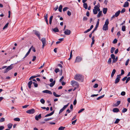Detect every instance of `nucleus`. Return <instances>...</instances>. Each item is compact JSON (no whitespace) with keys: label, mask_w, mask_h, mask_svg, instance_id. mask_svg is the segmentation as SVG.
Returning <instances> with one entry per match:
<instances>
[{"label":"nucleus","mask_w":130,"mask_h":130,"mask_svg":"<svg viewBox=\"0 0 130 130\" xmlns=\"http://www.w3.org/2000/svg\"><path fill=\"white\" fill-rule=\"evenodd\" d=\"M120 10H119L117 12H116L115 14V17H118L119 15V14L120 13Z\"/></svg>","instance_id":"obj_15"},{"label":"nucleus","mask_w":130,"mask_h":130,"mask_svg":"<svg viewBox=\"0 0 130 130\" xmlns=\"http://www.w3.org/2000/svg\"><path fill=\"white\" fill-rule=\"evenodd\" d=\"M116 72V70L115 69H114L113 70V71H112V72L111 73V76L112 77L113 76L114 74Z\"/></svg>","instance_id":"obj_19"},{"label":"nucleus","mask_w":130,"mask_h":130,"mask_svg":"<svg viewBox=\"0 0 130 130\" xmlns=\"http://www.w3.org/2000/svg\"><path fill=\"white\" fill-rule=\"evenodd\" d=\"M9 23H8L7 24H6L5 25V26H4L3 28V29H6V28H7L8 25Z\"/></svg>","instance_id":"obj_31"},{"label":"nucleus","mask_w":130,"mask_h":130,"mask_svg":"<svg viewBox=\"0 0 130 130\" xmlns=\"http://www.w3.org/2000/svg\"><path fill=\"white\" fill-rule=\"evenodd\" d=\"M68 9V7H65L63 9V11H65Z\"/></svg>","instance_id":"obj_55"},{"label":"nucleus","mask_w":130,"mask_h":130,"mask_svg":"<svg viewBox=\"0 0 130 130\" xmlns=\"http://www.w3.org/2000/svg\"><path fill=\"white\" fill-rule=\"evenodd\" d=\"M69 103H68L67 104L64 105L63 107L60 110L59 112V114L61 113L69 105Z\"/></svg>","instance_id":"obj_7"},{"label":"nucleus","mask_w":130,"mask_h":130,"mask_svg":"<svg viewBox=\"0 0 130 130\" xmlns=\"http://www.w3.org/2000/svg\"><path fill=\"white\" fill-rule=\"evenodd\" d=\"M111 58L113 59L115 58L116 56L114 54H111Z\"/></svg>","instance_id":"obj_40"},{"label":"nucleus","mask_w":130,"mask_h":130,"mask_svg":"<svg viewBox=\"0 0 130 130\" xmlns=\"http://www.w3.org/2000/svg\"><path fill=\"white\" fill-rule=\"evenodd\" d=\"M104 96V94L103 95L101 96H99L97 98V100H99L102 98H103Z\"/></svg>","instance_id":"obj_33"},{"label":"nucleus","mask_w":130,"mask_h":130,"mask_svg":"<svg viewBox=\"0 0 130 130\" xmlns=\"http://www.w3.org/2000/svg\"><path fill=\"white\" fill-rule=\"evenodd\" d=\"M117 41V40L116 39H115L113 41V43L114 44L116 43Z\"/></svg>","instance_id":"obj_52"},{"label":"nucleus","mask_w":130,"mask_h":130,"mask_svg":"<svg viewBox=\"0 0 130 130\" xmlns=\"http://www.w3.org/2000/svg\"><path fill=\"white\" fill-rule=\"evenodd\" d=\"M55 81L54 80L50 84V87H53L55 84Z\"/></svg>","instance_id":"obj_17"},{"label":"nucleus","mask_w":130,"mask_h":130,"mask_svg":"<svg viewBox=\"0 0 130 130\" xmlns=\"http://www.w3.org/2000/svg\"><path fill=\"white\" fill-rule=\"evenodd\" d=\"M107 8H104L103 10V13L104 14H106L107 13Z\"/></svg>","instance_id":"obj_16"},{"label":"nucleus","mask_w":130,"mask_h":130,"mask_svg":"<svg viewBox=\"0 0 130 130\" xmlns=\"http://www.w3.org/2000/svg\"><path fill=\"white\" fill-rule=\"evenodd\" d=\"M58 5H57L55 8H54V9L55 11H56L58 9Z\"/></svg>","instance_id":"obj_62"},{"label":"nucleus","mask_w":130,"mask_h":130,"mask_svg":"<svg viewBox=\"0 0 130 130\" xmlns=\"http://www.w3.org/2000/svg\"><path fill=\"white\" fill-rule=\"evenodd\" d=\"M111 58H109L108 61V64H110L111 63Z\"/></svg>","instance_id":"obj_46"},{"label":"nucleus","mask_w":130,"mask_h":130,"mask_svg":"<svg viewBox=\"0 0 130 130\" xmlns=\"http://www.w3.org/2000/svg\"><path fill=\"white\" fill-rule=\"evenodd\" d=\"M71 32L70 30L68 29H66L64 32L65 34L67 35H69L70 34Z\"/></svg>","instance_id":"obj_8"},{"label":"nucleus","mask_w":130,"mask_h":130,"mask_svg":"<svg viewBox=\"0 0 130 130\" xmlns=\"http://www.w3.org/2000/svg\"><path fill=\"white\" fill-rule=\"evenodd\" d=\"M115 48H114V47H112L111 48V50H110V52L111 53H112L115 50Z\"/></svg>","instance_id":"obj_32"},{"label":"nucleus","mask_w":130,"mask_h":130,"mask_svg":"<svg viewBox=\"0 0 130 130\" xmlns=\"http://www.w3.org/2000/svg\"><path fill=\"white\" fill-rule=\"evenodd\" d=\"M62 6L61 5H60L58 9L59 11V12H62Z\"/></svg>","instance_id":"obj_27"},{"label":"nucleus","mask_w":130,"mask_h":130,"mask_svg":"<svg viewBox=\"0 0 130 130\" xmlns=\"http://www.w3.org/2000/svg\"><path fill=\"white\" fill-rule=\"evenodd\" d=\"M5 121V118H2L0 120V122H2L4 121Z\"/></svg>","instance_id":"obj_42"},{"label":"nucleus","mask_w":130,"mask_h":130,"mask_svg":"<svg viewBox=\"0 0 130 130\" xmlns=\"http://www.w3.org/2000/svg\"><path fill=\"white\" fill-rule=\"evenodd\" d=\"M85 110V109L84 108H82L81 109H80V110H79L78 112V113H80L82 112L83 111H84Z\"/></svg>","instance_id":"obj_44"},{"label":"nucleus","mask_w":130,"mask_h":130,"mask_svg":"<svg viewBox=\"0 0 130 130\" xmlns=\"http://www.w3.org/2000/svg\"><path fill=\"white\" fill-rule=\"evenodd\" d=\"M28 106H29L28 105H25L24 106H22V108H26Z\"/></svg>","instance_id":"obj_59"},{"label":"nucleus","mask_w":130,"mask_h":130,"mask_svg":"<svg viewBox=\"0 0 130 130\" xmlns=\"http://www.w3.org/2000/svg\"><path fill=\"white\" fill-rule=\"evenodd\" d=\"M67 14L69 16H70L71 15V13L70 11H68L67 12Z\"/></svg>","instance_id":"obj_60"},{"label":"nucleus","mask_w":130,"mask_h":130,"mask_svg":"<svg viewBox=\"0 0 130 130\" xmlns=\"http://www.w3.org/2000/svg\"><path fill=\"white\" fill-rule=\"evenodd\" d=\"M90 30H91L89 29H87V30L86 31H84V33H86L89 32V31H90Z\"/></svg>","instance_id":"obj_61"},{"label":"nucleus","mask_w":130,"mask_h":130,"mask_svg":"<svg viewBox=\"0 0 130 130\" xmlns=\"http://www.w3.org/2000/svg\"><path fill=\"white\" fill-rule=\"evenodd\" d=\"M35 112V110L34 109L28 110L26 111V112L29 114H33Z\"/></svg>","instance_id":"obj_5"},{"label":"nucleus","mask_w":130,"mask_h":130,"mask_svg":"<svg viewBox=\"0 0 130 130\" xmlns=\"http://www.w3.org/2000/svg\"><path fill=\"white\" fill-rule=\"evenodd\" d=\"M40 76V75H39L38 76H31L29 78V80H30L31 79H32L34 78H35L36 77H37V76Z\"/></svg>","instance_id":"obj_39"},{"label":"nucleus","mask_w":130,"mask_h":130,"mask_svg":"<svg viewBox=\"0 0 130 130\" xmlns=\"http://www.w3.org/2000/svg\"><path fill=\"white\" fill-rule=\"evenodd\" d=\"M74 79L78 81L83 82L84 81V77L82 75L80 74H77L75 76Z\"/></svg>","instance_id":"obj_1"},{"label":"nucleus","mask_w":130,"mask_h":130,"mask_svg":"<svg viewBox=\"0 0 130 130\" xmlns=\"http://www.w3.org/2000/svg\"><path fill=\"white\" fill-rule=\"evenodd\" d=\"M127 79L126 80V83H127L130 80V77H128L127 78Z\"/></svg>","instance_id":"obj_47"},{"label":"nucleus","mask_w":130,"mask_h":130,"mask_svg":"<svg viewBox=\"0 0 130 130\" xmlns=\"http://www.w3.org/2000/svg\"><path fill=\"white\" fill-rule=\"evenodd\" d=\"M77 120V119L75 120L74 121L72 122V124L73 125H74L76 122V121Z\"/></svg>","instance_id":"obj_58"},{"label":"nucleus","mask_w":130,"mask_h":130,"mask_svg":"<svg viewBox=\"0 0 130 130\" xmlns=\"http://www.w3.org/2000/svg\"><path fill=\"white\" fill-rule=\"evenodd\" d=\"M71 84L75 88H78L79 86V84L77 82L74 80H72L71 82Z\"/></svg>","instance_id":"obj_3"},{"label":"nucleus","mask_w":130,"mask_h":130,"mask_svg":"<svg viewBox=\"0 0 130 130\" xmlns=\"http://www.w3.org/2000/svg\"><path fill=\"white\" fill-rule=\"evenodd\" d=\"M129 6V3L127 2H125L123 6V7H127Z\"/></svg>","instance_id":"obj_12"},{"label":"nucleus","mask_w":130,"mask_h":130,"mask_svg":"<svg viewBox=\"0 0 130 130\" xmlns=\"http://www.w3.org/2000/svg\"><path fill=\"white\" fill-rule=\"evenodd\" d=\"M32 83V81H30L28 83V87L29 88H31V85Z\"/></svg>","instance_id":"obj_18"},{"label":"nucleus","mask_w":130,"mask_h":130,"mask_svg":"<svg viewBox=\"0 0 130 130\" xmlns=\"http://www.w3.org/2000/svg\"><path fill=\"white\" fill-rule=\"evenodd\" d=\"M33 84H34V86L35 87H36L38 86V85L37 83H36L35 82H34L33 83Z\"/></svg>","instance_id":"obj_53"},{"label":"nucleus","mask_w":130,"mask_h":130,"mask_svg":"<svg viewBox=\"0 0 130 130\" xmlns=\"http://www.w3.org/2000/svg\"><path fill=\"white\" fill-rule=\"evenodd\" d=\"M100 7V4L99 3H98V4L97 5H95L94 7V9L97 10L98 8Z\"/></svg>","instance_id":"obj_21"},{"label":"nucleus","mask_w":130,"mask_h":130,"mask_svg":"<svg viewBox=\"0 0 130 130\" xmlns=\"http://www.w3.org/2000/svg\"><path fill=\"white\" fill-rule=\"evenodd\" d=\"M125 11V9L124 8H123L122 9L121 11H120V12L121 13H124Z\"/></svg>","instance_id":"obj_49"},{"label":"nucleus","mask_w":130,"mask_h":130,"mask_svg":"<svg viewBox=\"0 0 130 130\" xmlns=\"http://www.w3.org/2000/svg\"><path fill=\"white\" fill-rule=\"evenodd\" d=\"M33 31L35 32V35L37 36H38L40 35V33L39 32L36 31V30H34Z\"/></svg>","instance_id":"obj_22"},{"label":"nucleus","mask_w":130,"mask_h":130,"mask_svg":"<svg viewBox=\"0 0 130 130\" xmlns=\"http://www.w3.org/2000/svg\"><path fill=\"white\" fill-rule=\"evenodd\" d=\"M12 65H13V64H12L10 66H8L7 67V68L8 69V70L9 71L10 70H11L13 68V66Z\"/></svg>","instance_id":"obj_20"},{"label":"nucleus","mask_w":130,"mask_h":130,"mask_svg":"<svg viewBox=\"0 0 130 130\" xmlns=\"http://www.w3.org/2000/svg\"><path fill=\"white\" fill-rule=\"evenodd\" d=\"M53 94L54 96L56 97H59L60 96V95L57 94L55 92H53Z\"/></svg>","instance_id":"obj_28"},{"label":"nucleus","mask_w":130,"mask_h":130,"mask_svg":"<svg viewBox=\"0 0 130 130\" xmlns=\"http://www.w3.org/2000/svg\"><path fill=\"white\" fill-rule=\"evenodd\" d=\"M41 118V114H40L38 116H35V119L36 120L38 121L39 120V119H40Z\"/></svg>","instance_id":"obj_10"},{"label":"nucleus","mask_w":130,"mask_h":130,"mask_svg":"<svg viewBox=\"0 0 130 130\" xmlns=\"http://www.w3.org/2000/svg\"><path fill=\"white\" fill-rule=\"evenodd\" d=\"M14 121H19L20 119L19 118H15L14 119Z\"/></svg>","instance_id":"obj_38"},{"label":"nucleus","mask_w":130,"mask_h":130,"mask_svg":"<svg viewBox=\"0 0 130 130\" xmlns=\"http://www.w3.org/2000/svg\"><path fill=\"white\" fill-rule=\"evenodd\" d=\"M52 118H47V119H44V120L45 121H49L50 120H51L52 119Z\"/></svg>","instance_id":"obj_48"},{"label":"nucleus","mask_w":130,"mask_h":130,"mask_svg":"<svg viewBox=\"0 0 130 130\" xmlns=\"http://www.w3.org/2000/svg\"><path fill=\"white\" fill-rule=\"evenodd\" d=\"M109 23L108 19H107L106 20L105 22V24L103 27V30L106 31L107 30H108V25Z\"/></svg>","instance_id":"obj_2"},{"label":"nucleus","mask_w":130,"mask_h":130,"mask_svg":"<svg viewBox=\"0 0 130 130\" xmlns=\"http://www.w3.org/2000/svg\"><path fill=\"white\" fill-rule=\"evenodd\" d=\"M120 101H118L117 103H116V104L115 105V106H118L120 104Z\"/></svg>","instance_id":"obj_29"},{"label":"nucleus","mask_w":130,"mask_h":130,"mask_svg":"<svg viewBox=\"0 0 130 130\" xmlns=\"http://www.w3.org/2000/svg\"><path fill=\"white\" fill-rule=\"evenodd\" d=\"M121 73L120 74V76L123 75L124 73V71L123 70H121Z\"/></svg>","instance_id":"obj_54"},{"label":"nucleus","mask_w":130,"mask_h":130,"mask_svg":"<svg viewBox=\"0 0 130 130\" xmlns=\"http://www.w3.org/2000/svg\"><path fill=\"white\" fill-rule=\"evenodd\" d=\"M9 70H8V69L7 68L6 69L4 70V73H6Z\"/></svg>","instance_id":"obj_64"},{"label":"nucleus","mask_w":130,"mask_h":130,"mask_svg":"<svg viewBox=\"0 0 130 130\" xmlns=\"http://www.w3.org/2000/svg\"><path fill=\"white\" fill-rule=\"evenodd\" d=\"M125 94L126 93L125 91H122L121 93V95L122 96H124L125 95Z\"/></svg>","instance_id":"obj_45"},{"label":"nucleus","mask_w":130,"mask_h":130,"mask_svg":"<svg viewBox=\"0 0 130 130\" xmlns=\"http://www.w3.org/2000/svg\"><path fill=\"white\" fill-rule=\"evenodd\" d=\"M13 125L11 123H9L7 125L8 127L9 128V129H11Z\"/></svg>","instance_id":"obj_25"},{"label":"nucleus","mask_w":130,"mask_h":130,"mask_svg":"<svg viewBox=\"0 0 130 130\" xmlns=\"http://www.w3.org/2000/svg\"><path fill=\"white\" fill-rule=\"evenodd\" d=\"M36 59V57L35 56H34L33 57V58L32 59V61H34Z\"/></svg>","instance_id":"obj_63"},{"label":"nucleus","mask_w":130,"mask_h":130,"mask_svg":"<svg viewBox=\"0 0 130 130\" xmlns=\"http://www.w3.org/2000/svg\"><path fill=\"white\" fill-rule=\"evenodd\" d=\"M129 60V59H127V60L125 63V65L126 66L128 65Z\"/></svg>","instance_id":"obj_51"},{"label":"nucleus","mask_w":130,"mask_h":130,"mask_svg":"<svg viewBox=\"0 0 130 130\" xmlns=\"http://www.w3.org/2000/svg\"><path fill=\"white\" fill-rule=\"evenodd\" d=\"M102 14V11H101L99 12L98 14L97 15V17L98 18H99L101 16V15Z\"/></svg>","instance_id":"obj_26"},{"label":"nucleus","mask_w":130,"mask_h":130,"mask_svg":"<svg viewBox=\"0 0 130 130\" xmlns=\"http://www.w3.org/2000/svg\"><path fill=\"white\" fill-rule=\"evenodd\" d=\"M120 121V120L119 119H116V121H115V122H114V123L115 124L118 123H119V122Z\"/></svg>","instance_id":"obj_43"},{"label":"nucleus","mask_w":130,"mask_h":130,"mask_svg":"<svg viewBox=\"0 0 130 130\" xmlns=\"http://www.w3.org/2000/svg\"><path fill=\"white\" fill-rule=\"evenodd\" d=\"M42 92L43 93H48L51 94H52V92L51 91L48 90H44L42 91Z\"/></svg>","instance_id":"obj_9"},{"label":"nucleus","mask_w":130,"mask_h":130,"mask_svg":"<svg viewBox=\"0 0 130 130\" xmlns=\"http://www.w3.org/2000/svg\"><path fill=\"white\" fill-rule=\"evenodd\" d=\"M65 127H63L62 126H60L58 128V130H64Z\"/></svg>","instance_id":"obj_41"},{"label":"nucleus","mask_w":130,"mask_h":130,"mask_svg":"<svg viewBox=\"0 0 130 130\" xmlns=\"http://www.w3.org/2000/svg\"><path fill=\"white\" fill-rule=\"evenodd\" d=\"M53 30L55 32H58L59 31V30L57 28H55L53 29Z\"/></svg>","instance_id":"obj_35"},{"label":"nucleus","mask_w":130,"mask_h":130,"mask_svg":"<svg viewBox=\"0 0 130 130\" xmlns=\"http://www.w3.org/2000/svg\"><path fill=\"white\" fill-rule=\"evenodd\" d=\"M96 10L95 9H93V14H95L97 13H98V11L96 10Z\"/></svg>","instance_id":"obj_30"},{"label":"nucleus","mask_w":130,"mask_h":130,"mask_svg":"<svg viewBox=\"0 0 130 130\" xmlns=\"http://www.w3.org/2000/svg\"><path fill=\"white\" fill-rule=\"evenodd\" d=\"M60 71L59 69L58 68H56L55 70V71L56 73L59 72Z\"/></svg>","instance_id":"obj_50"},{"label":"nucleus","mask_w":130,"mask_h":130,"mask_svg":"<svg viewBox=\"0 0 130 130\" xmlns=\"http://www.w3.org/2000/svg\"><path fill=\"white\" fill-rule=\"evenodd\" d=\"M82 60V57L80 56H77L76 57L74 63L79 62H80Z\"/></svg>","instance_id":"obj_4"},{"label":"nucleus","mask_w":130,"mask_h":130,"mask_svg":"<svg viewBox=\"0 0 130 130\" xmlns=\"http://www.w3.org/2000/svg\"><path fill=\"white\" fill-rule=\"evenodd\" d=\"M120 78V75L119 74L117 75V78L116 79L115 82V84H117L119 82Z\"/></svg>","instance_id":"obj_6"},{"label":"nucleus","mask_w":130,"mask_h":130,"mask_svg":"<svg viewBox=\"0 0 130 130\" xmlns=\"http://www.w3.org/2000/svg\"><path fill=\"white\" fill-rule=\"evenodd\" d=\"M54 110L53 111H52L50 113L47 114L45 116V117H46L52 115L54 113Z\"/></svg>","instance_id":"obj_14"},{"label":"nucleus","mask_w":130,"mask_h":130,"mask_svg":"<svg viewBox=\"0 0 130 130\" xmlns=\"http://www.w3.org/2000/svg\"><path fill=\"white\" fill-rule=\"evenodd\" d=\"M40 101V102L42 104H44L45 102L43 98L41 99Z\"/></svg>","instance_id":"obj_34"},{"label":"nucleus","mask_w":130,"mask_h":130,"mask_svg":"<svg viewBox=\"0 0 130 130\" xmlns=\"http://www.w3.org/2000/svg\"><path fill=\"white\" fill-rule=\"evenodd\" d=\"M53 17V16L52 15L50 17L49 19V23L51 25L52 24V21Z\"/></svg>","instance_id":"obj_23"},{"label":"nucleus","mask_w":130,"mask_h":130,"mask_svg":"<svg viewBox=\"0 0 130 130\" xmlns=\"http://www.w3.org/2000/svg\"><path fill=\"white\" fill-rule=\"evenodd\" d=\"M112 111L115 112H117L119 111V109L117 108H115L113 109Z\"/></svg>","instance_id":"obj_13"},{"label":"nucleus","mask_w":130,"mask_h":130,"mask_svg":"<svg viewBox=\"0 0 130 130\" xmlns=\"http://www.w3.org/2000/svg\"><path fill=\"white\" fill-rule=\"evenodd\" d=\"M87 19V18L86 17H84L83 18V20L84 21H86Z\"/></svg>","instance_id":"obj_57"},{"label":"nucleus","mask_w":130,"mask_h":130,"mask_svg":"<svg viewBox=\"0 0 130 130\" xmlns=\"http://www.w3.org/2000/svg\"><path fill=\"white\" fill-rule=\"evenodd\" d=\"M98 84H96L94 85L93 87L94 88H96L98 87Z\"/></svg>","instance_id":"obj_56"},{"label":"nucleus","mask_w":130,"mask_h":130,"mask_svg":"<svg viewBox=\"0 0 130 130\" xmlns=\"http://www.w3.org/2000/svg\"><path fill=\"white\" fill-rule=\"evenodd\" d=\"M126 26H122V30L123 31H125V30Z\"/></svg>","instance_id":"obj_37"},{"label":"nucleus","mask_w":130,"mask_h":130,"mask_svg":"<svg viewBox=\"0 0 130 130\" xmlns=\"http://www.w3.org/2000/svg\"><path fill=\"white\" fill-rule=\"evenodd\" d=\"M41 41L42 42V44H45L46 43V39L45 38H42L41 39Z\"/></svg>","instance_id":"obj_11"},{"label":"nucleus","mask_w":130,"mask_h":130,"mask_svg":"<svg viewBox=\"0 0 130 130\" xmlns=\"http://www.w3.org/2000/svg\"><path fill=\"white\" fill-rule=\"evenodd\" d=\"M127 111V109L126 108H123L122 111V112L123 113H124L126 112Z\"/></svg>","instance_id":"obj_36"},{"label":"nucleus","mask_w":130,"mask_h":130,"mask_svg":"<svg viewBox=\"0 0 130 130\" xmlns=\"http://www.w3.org/2000/svg\"><path fill=\"white\" fill-rule=\"evenodd\" d=\"M84 7L85 9H87L88 8V5L86 3H84L83 4Z\"/></svg>","instance_id":"obj_24"}]
</instances>
